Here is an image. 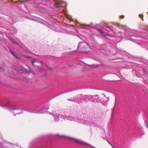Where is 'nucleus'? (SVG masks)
Returning a JSON list of instances; mask_svg holds the SVG:
<instances>
[{
    "instance_id": "nucleus-1",
    "label": "nucleus",
    "mask_w": 148,
    "mask_h": 148,
    "mask_svg": "<svg viewBox=\"0 0 148 148\" xmlns=\"http://www.w3.org/2000/svg\"><path fill=\"white\" fill-rule=\"evenodd\" d=\"M56 136L60 137L62 138H65L69 139V140H72L76 143H78L80 145H83L87 146L90 145L89 144L85 142L82 141L80 140H79L75 138H73L71 137H68L67 136L57 135Z\"/></svg>"
},
{
    "instance_id": "nucleus-2",
    "label": "nucleus",
    "mask_w": 148,
    "mask_h": 148,
    "mask_svg": "<svg viewBox=\"0 0 148 148\" xmlns=\"http://www.w3.org/2000/svg\"><path fill=\"white\" fill-rule=\"evenodd\" d=\"M87 46L85 43L80 42L78 45L77 50L79 52H84L87 49Z\"/></svg>"
},
{
    "instance_id": "nucleus-3",
    "label": "nucleus",
    "mask_w": 148,
    "mask_h": 148,
    "mask_svg": "<svg viewBox=\"0 0 148 148\" xmlns=\"http://www.w3.org/2000/svg\"><path fill=\"white\" fill-rule=\"evenodd\" d=\"M55 6L57 8H61L62 7V6L60 3H57L55 5Z\"/></svg>"
},
{
    "instance_id": "nucleus-4",
    "label": "nucleus",
    "mask_w": 148,
    "mask_h": 148,
    "mask_svg": "<svg viewBox=\"0 0 148 148\" xmlns=\"http://www.w3.org/2000/svg\"><path fill=\"white\" fill-rule=\"evenodd\" d=\"M10 52H11V53L14 56H16V55H15L14 52L12 51V50H10Z\"/></svg>"
},
{
    "instance_id": "nucleus-5",
    "label": "nucleus",
    "mask_w": 148,
    "mask_h": 148,
    "mask_svg": "<svg viewBox=\"0 0 148 148\" xmlns=\"http://www.w3.org/2000/svg\"><path fill=\"white\" fill-rule=\"evenodd\" d=\"M106 27H108V28H109L111 30H112V27L111 26H106Z\"/></svg>"
},
{
    "instance_id": "nucleus-6",
    "label": "nucleus",
    "mask_w": 148,
    "mask_h": 148,
    "mask_svg": "<svg viewBox=\"0 0 148 148\" xmlns=\"http://www.w3.org/2000/svg\"><path fill=\"white\" fill-rule=\"evenodd\" d=\"M139 16L140 17H141V18H143V15L142 14H140L139 15Z\"/></svg>"
},
{
    "instance_id": "nucleus-7",
    "label": "nucleus",
    "mask_w": 148,
    "mask_h": 148,
    "mask_svg": "<svg viewBox=\"0 0 148 148\" xmlns=\"http://www.w3.org/2000/svg\"><path fill=\"white\" fill-rule=\"evenodd\" d=\"M124 17V16L123 15H121L120 16V18H123Z\"/></svg>"
},
{
    "instance_id": "nucleus-8",
    "label": "nucleus",
    "mask_w": 148,
    "mask_h": 148,
    "mask_svg": "<svg viewBox=\"0 0 148 148\" xmlns=\"http://www.w3.org/2000/svg\"><path fill=\"white\" fill-rule=\"evenodd\" d=\"M35 62V60L34 59H33V61H32V64H33Z\"/></svg>"
},
{
    "instance_id": "nucleus-9",
    "label": "nucleus",
    "mask_w": 148,
    "mask_h": 148,
    "mask_svg": "<svg viewBox=\"0 0 148 148\" xmlns=\"http://www.w3.org/2000/svg\"><path fill=\"white\" fill-rule=\"evenodd\" d=\"M102 34H103V32L101 30H99V31Z\"/></svg>"
},
{
    "instance_id": "nucleus-10",
    "label": "nucleus",
    "mask_w": 148,
    "mask_h": 148,
    "mask_svg": "<svg viewBox=\"0 0 148 148\" xmlns=\"http://www.w3.org/2000/svg\"><path fill=\"white\" fill-rule=\"evenodd\" d=\"M146 127L148 128V123H146Z\"/></svg>"
},
{
    "instance_id": "nucleus-11",
    "label": "nucleus",
    "mask_w": 148,
    "mask_h": 148,
    "mask_svg": "<svg viewBox=\"0 0 148 148\" xmlns=\"http://www.w3.org/2000/svg\"><path fill=\"white\" fill-rule=\"evenodd\" d=\"M25 56L27 58H28L29 57V56Z\"/></svg>"
},
{
    "instance_id": "nucleus-12",
    "label": "nucleus",
    "mask_w": 148,
    "mask_h": 148,
    "mask_svg": "<svg viewBox=\"0 0 148 148\" xmlns=\"http://www.w3.org/2000/svg\"><path fill=\"white\" fill-rule=\"evenodd\" d=\"M15 57L17 58H18V57L16 55V56H14Z\"/></svg>"
},
{
    "instance_id": "nucleus-13",
    "label": "nucleus",
    "mask_w": 148,
    "mask_h": 148,
    "mask_svg": "<svg viewBox=\"0 0 148 148\" xmlns=\"http://www.w3.org/2000/svg\"><path fill=\"white\" fill-rule=\"evenodd\" d=\"M49 69H51V68L49 67H48L47 66Z\"/></svg>"
},
{
    "instance_id": "nucleus-14",
    "label": "nucleus",
    "mask_w": 148,
    "mask_h": 148,
    "mask_svg": "<svg viewBox=\"0 0 148 148\" xmlns=\"http://www.w3.org/2000/svg\"><path fill=\"white\" fill-rule=\"evenodd\" d=\"M40 62V63H42V64L43 63L42 62Z\"/></svg>"
},
{
    "instance_id": "nucleus-15",
    "label": "nucleus",
    "mask_w": 148,
    "mask_h": 148,
    "mask_svg": "<svg viewBox=\"0 0 148 148\" xmlns=\"http://www.w3.org/2000/svg\"><path fill=\"white\" fill-rule=\"evenodd\" d=\"M44 64L45 66H47V65H46L45 64Z\"/></svg>"
},
{
    "instance_id": "nucleus-16",
    "label": "nucleus",
    "mask_w": 148,
    "mask_h": 148,
    "mask_svg": "<svg viewBox=\"0 0 148 148\" xmlns=\"http://www.w3.org/2000/svg\"><path fill=\"white\" fill-rule=\"evenodd\" d=\"M32 20H34V19H31Z\"/></svg>"
},
{
    "instance_id": "nucleus-17",
    "label": "nucleus",
    "mask_w": 148,
    "mask_h": 148,
    "mask_svg": "<svg viewBox=\"0 0 148 148\" xmlns=\"http://www.w3.org/2000/svg\"><path fill=\"white\" fill-rule=\"evenodd\" d=\"M143 20H143V19H142V20H143Z\"/></svg>"
}]
</instances>
